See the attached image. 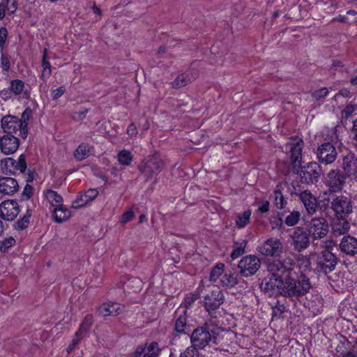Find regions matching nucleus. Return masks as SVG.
Segmentation results:
<instances>
[{
    "label": "nucleus",
    "instance_id": "f257e3e1",
    "mask_svg": "<svg viewBox=\"0 0 357 357\" xmlns=\"http://www.w3.org/2000/svg\"><path fill=\"white\" fill-rule=\"evenodd\" d=\"M32 110L26 107L22 112L21 117L8 115L1 119V125L5 135H19L24 139L28 136V124Z\"/></svg>",
    "mask_w": 357,
    "mask_h": 357
},
{
    "label": "nucleus",
    "instance_id": "f03ea898",
    "mask_svg": "<svg viewBox=\"0 0 357 357\" xmlns=\"http://www.w3.org/2000/svg\"><path fill=\"white\" fill-rule=\"evenodd\" d=\"M296 278L293 275L284 281L283 296L290 298L291 301H298L300 298L310 292L312 286L309 278L302 271L296 273Z\"/></svg>",
    "mask_w": 357,
    "mask_h": 357
},
{
    "label": "nucleus",
    "instance_id": "7ed1b4c3",
    "mask_svg": "<svg viewBox=\"0 0 357 357\" xmlns=\"http://www.w3.org/2000/svg\"><path fill=\"white\" fill-rule=\"evenodd\" d=\"M190 343L199 350L204 349L211 342L217 344L216 333L209 322L195 328L190 335Z\"/></svg>",
    "mask_w": 357,
    "mask_h": 357
},
{
    "label": "nucleus",
    "instance_id": "20e7f679",
    "mask_svg": "<svg viewBox=\"0 0 357 357\" xmlns=\"http://www.w3.org/2000/svg\"><path fill=\"white\" fill-rule=\"evenodd\" d=\"M295 268L296 262L290 257L268 261L266 263V270L269 275L284 281L296 273Z\"/></svg>",
    "mask_w": 357,
    "mask_h": 357
},
{
    "label": "nucleus",
    "instance_id": "39448f33",
    "mask_svg": "<svg viewBox=\"0 0 357 357\" xmlns=\"http://www.w3.org/2000/svg\"><path fill=\"white\" fill-rule=\"evenodd\" d=\"M164 168L165 162L158 153L148 155L137 165V169L144 177L145 181L155 178Z\"/></svg>",
    "mask_w": 357,
    "mask_h": 357
},
{
    "label": "nucleus",
    "instance_id": "423d86ee",
    "mask_svg": "<svg viewBox=\"0 0 357 357\" xmlns=\"http://www.w3.org/2000/svg\"><path fill=\"white\" fill-rule=\"evenodd\" d=\"M335 245L334 241L324 242V250L317 255L316 260V269L318 273L327 274L335 268L338 258L333 252Z\"/></svg>",
    "mask_w": 357,
    "mask_h": 357
},
{
    "label": "nucleus",
    "instance_id": "0eeeda50",
    "mask_svg": "<svg viewBox=\"0 0 357 357\" xmlns=\"http://www.w3.org/2000/svg\"><path fill=\"white\" fill-rule=\"evenodd\" d=\"M293 172L299 176L302 183L311 185L319 181L321 174V168L318 162H310L304 165L301 164Z\"/></svg>",
    "mask_w": 357,
    "mask_h": 357
},
{
    "label": "nucleus",
    "instance_id": "6e6552de",
    "mask_svg": "<svg viewBox=\"0 0 357 357\" xmlns=\"http://www.w3.org/2000/svg\"><path fill=\"white\" fill-rule=\"evenodd\" d=\"M328 202L335 218H348L353 213L354 202L349 195H335Z\"/></svg>",
    "mask_w": 357,
    "mask_h": 357
},
{
    "label": "nucleus",
    "instance_id": "1a4fd4ad",
    "mask_svg": "<svg viewBox=\"0 0 357 357\" xmlns=\"http://www.w3.org/2000/svg\"><path fill=\"white\" fill-rule=\"evenodd\" d=\"M348 177L340 169H331L326 175L325 185L329 195L341 192Z\"/></svg>",
    "mask_w": 357,
    "mask_h": 357
},
{
    "label": "nucleus",
    "instance_id": "9d476101",
    "mask_svg": "<svg viewBox=\"0 0 357 357\" xmlns=\"http://www.w3.org/2000/svg\"><path fill=\"white\" fill-rule=\"evenodd\" d=\"M317 158L321 164L330 165L335 161L337 156V151L334 145V139L330 142H325L320 144L316 152Z\"/></svg>",
    "mask_w": 357,
    "mask_h": 357
},
{
    "label": "nucleus",
    "instance_id": "9b49d317",
    "mask_svg": "<svg viewBox=\"0 0 357 357\" xmlns=\"http://www.w3.org/2000/svg\"><path fill=\"white\" fill-rule=\"evenodd\" d=\"M304 146L303 140L299 137H292L286 144L285 149L289 155L293 171L300 166L302 160V152Z\"/></svg>",
    "mask_w": 357,
    "mask_h": 357
},
{
    "label": "nucleus",
    "instance_id": "f8f14e48",
    "mask_svg": "<svg viewBox=\"0 0 357 357\" xmlns=\"http://www.w3.org/2000/svg\"><path fill=\"white\" fill-rule=\"evenodd\" d=\"M0 165L3 173L13 175L24 173L27 168L24 154H21L17 160L10 157L2 159Z\"/></svg>",
    "mask_w": 357,
    "mask_h": 357
},
{
    "label": "nucleus",
    "instance_id": "ddd939ff",
    "mask_svg": "<svg viewBox=\"0 0 357 357\" xmlns=\"http://www.w3.org/2000/svg\"><path fill=\"white\" fill-rule=\"evenodd\" d=\"M284 287V281L277 277L268 275L264 278L261 288L265 294L270 297L283 296Z\"/></svg>",
    "mask_w": 357,
    "mask_h": 357
},
{
    "label": "nucleus",
    "instance_id": "4468645a",
    "mask_svg": "<svg viewBox=\"0 0 357 357\" xmlns=\"http://www.w3.org/2000/svg\"><path fill=\"white\" fill-rule=\"evenodd\" d=\"M261 266V261L256 255H249L243 257L238 262L239 273L245 277L255 275Z\"/></svg>",
    "mask_w": 357,
    "mask_h": 357
},
{
    "label": "nucleus",
    "instance_id": "2eb2a0df",
    "mask_svg": "<svg viewBox=\"0 0 357 357\" xmlns=\"http://www.w3.org/2000/svg\"><path fill=\"white\" fill-rule=\"evenodd\" d=\"M20 212V205L14 199H6L0 204V218L6 221H13Z\"/></svg>",
    "mask_w": 357,
    "mask_h": 357
},
{
    "label": "nucleus",
    "instance_id": "dca6fc26",
    "mask_svg": "<svg viewBox=\"0 0 357 357\" xmlns=\"http://www.w3.org/2000/svg\"><path fill=\"white\" fill-rule=\"evenodd\" d=\"M294 250L301 252L310 245V234L302 227H296L290 235Z\"/></svg>",
    "mask_w": 357,
    "mask_h": 357
},
{
    "label": "nucleus",
    "instance_id": "f3484780",
    "mask_svg": "<svg viewBox=\"0 0 357 357\" xmlns=\"http://www.w3.org/2000/svg\"><path fill=\"white\" fill-rule=\"evenodd\" d=\"M222 291L218 287L214 288L204 296V305L207 312L218 309L224 302Z\"/></svg>",
    "mask_w": 357,
    "mask_h": 357
},
{
    "label": "nucleus",
    "instance_id": "a211bd4d",
    "mask_svg": "<svg viewBox=\"0 0 357 357\" xmlns=\"http://www.w3.org/2000/svg\"><path fill=\"white\" fill-rule=\"evenodd\" d=\"M308 227V233L314 239L322 238L328 232V222L322 217L312 218Z\"/></svg>",
    "mask_w": 357,
    "mask_h": 357
},
{
    "label": "nucleus",
    "instance_id": "6ab92c4d",
    "mask_svg": "<svg viewBox=\"0 0 357 357\" xmlns=\"http://www.w3.org/2000/svg\"><path fill=\"white\" fill-rule=\"evenodd\" d=\"M161 351L158 342L152 341L137 346L131 357H159Z\"/></svg>",
    "mask_w": 357,
    "mask_h": 357
},
{
    "label": "nucleus",
    "instance_id": "aec40b11",
    "mask_svg": "<svg viewBox=\"0 0 357 357\" xmlns=\"http://www.w3.org/2000/svg\"><path fill=\"white\" fill-rule=\"evenodd\" d=\"M259 252L264 256L278 257L283 251V246L280 239L270 238L258 248Z\"/></svg>",
    "mask_w": 357,
    "mask_h": 357
},
{
    "label": "nucleus",
    "instance_id": "412c9836",
    "mask_svg": "<svg viewBox=\"0 0 357 357\" xmlns=\"http://www.w3.org/2000/svg\"><path fill=\"white\" fill-rule=\"evenodd\" d=\"M20 146V140L13 135H4L0 137V150L5 155L15 153Z\"/></svg>",
    "mask_w": 357,
    "mask_h": 357
},
{
    "label": "nucleus",
    "instance_id": "4be33fe9",
    "mask_svg": "<svg viewBox=\"0 0 357 357\" xmlns=\"http://www.w3.org/2000/svg\"><path fill=\"white\" fill-rule=\"evenodd\" d=\"M299 199L303 204L307 213L313 215L317 210V201L315 196L308 190L298 194Z\"/></svg>",
    "mask_w": 357,
    "mask_h": 357
},
{
    "label": "nucleus",
    "instance_id": "5701e85b",
    "mask_svg": "<svg viewBox=\"0 0 357 357\" xmlns=\"http://www.w3.org/2000/svg\"><path fill=\"white\" fill-rule=\"evenodd\" d=\"M340 251L349 256L357 254V238L350 236H344L339 244Z\"/></svg>",
    "mask_w": 357,
    "mask_h": 357
},
{
    "label": "nucleus",
    "instance_id": "b1692460",
    "mask_svg": "<svg viewBox=\"0 0 357 357\" xmlns=\"http://www.w3.org/2000/svg\"><path fill=\"white\" fill-rule=\"evenodd\" d=\"M342 168L347 177L357 175V160L354 153L349 152L343 157Z\"/></svg>",
    "mask_w": 357,
    "mask_h": 357
},
{
    "label": "nucleus",
    "instance_id": "393cba45",
    "mask_svg": "<svg viewBox=\"0 0 357 357\" xmlns=\"http://www.w3.org/2000/svg\"><path fill=\"white\" fill-rule=\"evenodd\" d=\"M19 190V185L16 179L11 177L0 178V194L13 195Z\"/></svg>",
    "mask_w": 357,
    "mask_h": 357
},
{
    "label": "nucleus",
    "instance_id": "a878e982",
    "mask_svg": "<svg viewBox=\"0 0 357 357\" xmlns=\"http://www.w3.org/2000/svg\"><path fill=\"white\" fill-rule=\"evenodd\" d=\"M331 227L333 236H339L347 234L350 229V223L347 218H335Z\"/></svg>",
    "mask_w": 357,
    "mask_h": 357
},
{
    "label": "nucleus",
    "instance_id": "bb28decb",
    "mask_svg": "<svg viewBox=\"0 0 357 357\" xmlns=\"http://www.w3.org/2000/svg\"><path fill=\"white\" fill-rule=\"evenodd\" d=\"M10 88L14 96H21L23 98L28 99L30 97V92L26 89L24 81L15 79L10 82Z\"/></svg>",
    "mask_w": 357,
    "mask_h": 357
},
{
    "label": "nucleus",
    "instance_id": "cd10ccee",
    "mask_svg": "<svg viewBox=\"0 0 357 357\" xmlns=\"http://www.w3.org/2000/svg\"><path fill=\"white\" fill-rule=\"evenodd\" d=\"M123 310V307L117 303H103L98 309V312L102 316H116Z\"/></svg>",
    "mask_w": 357,
    "mask_h": 357
},
{
    "label": "nucleus",
    "instance_id": "c85d7f7f",
    "mask_svg": "<svg viewBox=\"0 0 357 357\" xmlns=\"http://www.w3.org/2000/svg\"><path fill=\"white\" fill-rule=\"evenodd\" d=\"M189 333L190 327L187 324L186 310H185L175 321L174 333L176 336L180 334H188Z\"/></svg>",
    "mask_w": 357,
    "mask_h": 357
},
{
    "label": "nucleus",
    "instance_id": "c756f323",
    "mask_svg": "<svg viewBox=\"0 0 357 357\" xmlns=\"http://www.w3.org/2000/svg\"><path fill=\"white\" fill-rule=\"evenodd\" d=\"M17 8L16 0H1L0 2V20H3L6 16V11L8 15H13Z\"/></svg>",
    "mask_w": 357,
    "mask_h": 357
},
{
    "label": "nucleus",
    "instance_id": "7c9ffc66",
    "mask_svg": "<svg viewBox=\"0 0 357 357\" xmlns=\"http://www.w3.org/2000/svg\"><path fill=\"white\" fill-rule=\"evenodd\" d=\"M43 196L50 204L54 208L56 206H61L63 202V197L57 192L47 189L43 191Z\"/></svg>",
    "mask_w": 357,
    "mask_h": 357
},
{
    "label": "nucleus",
    "instance_id": "2f4dec72",
    "mask_svg": "<svg viewBox=\"0 0 357 357\" xmlns=\"http://www.w3.org/2000/svg\"><path fill=\"white\" fill-rule=\"evenodd\" d=\"M33 215V209L27 207L26 213L13 224V228L17 231H22L26 229L30 224V219Z\"/></svg>",
    "mask_w": 357,
    "mask_h": 357
},
{
    "label": "nucleus",
    "instance_id": "473e14b6",
    "mask_svg": "<svg viewBox=\"0 0 357 357\" xmlns=\"http://www.w3.org/2000/svg\"><path fill=\"white\" fill-rule=\"evenodd\" d=\"M220 284L226 288L234 287L238 284L236 275L230 271L225 272L220 278Z\"/></svg>",
    "mask_w": 357,
    "mask_h": 357
},
{
    "label": "nucleus",
    "instance_id": "72a5a7b5",
    "mask_svg": "<svg viewBox=\"0 0 357 357\" xmlns=\"http://www.w3.org/2000/svg\"><path fill=\"white\" fill-rule=\"evenodd\" d=\"M71 215L70 211L63 206H56L53 210V217L55 222L61 223L68 220Z\"/></svg>",
    "mask_w": 357,
    "mask_h": 357
},
{
    "label": "nucleus",
    "instance_id": "f704fd0d",
    "mask_svg": "<svg viewBox=\"0 0 357 357\" xmlns=\"http://www.w3.org/2000/svg\"><path fill=\"white\" fill-rule=\"evenodd\" d=\"M247 241L241 239L239 241H234L233 250L231 253V258L234 260L245 253Z\"/></svg>",
    "mask_w": 357,
    "mask_h": 357
},
{
    "label": "nucleus",
    "instance_id": "c9c22d12",
    "mask_svg": "<svg viewBox=\"0 0 357 357\" xmlns=\"http://www.w3.org/2000/svg\"><path fill=\"white\" fill-rule=\"evenodd\" d=\"M93 322V316L90 314H86L76 332V335L84 337L87 331L89 330Z\"/></svg>",
    "mask_w": 357,
    "mask_h": 357
},
{
    "label": "nucleus",
    "instance_id": "e433bc0d",
    "mask_svg": "<svg viewBox=\"0 0 357 357\" xmlns=\"http://www.w3.org/2000/svg\"><path fill=\"white\" fill-rule=\"evenodd\" d=\"M43 71L40 76L41 79L45 83L51 75V65L50 63L47 60V50L45 49L43 51V56L42 61Z\"/></svg>",
    "mask_w": 357,
    "mask_h": 357
},
{
    "label": "nucleus",
    "instance_id": "4c0bfd02",
    "mask_svg": "<svg viewBox=\"0 0 357 357\" xmlns=\"http://www.w3.org/2000/svg\"><path fill=\"white\" fill-rule=\"evenodd\" d=\"M90 147L89 144L82 143L75 150L74 156L78 161H82L89 155Z\"/></svg>",
    "mask_w": 357,
    "mask_h": 357
},
{
    "label": "nucleus",
    "instance_id": "58836bf2",
    "mask_svg": "<svg viewBox=\"0 0 357 357\" xmlns=\"http://www.w3.org/2000/svg\"><path fill=\"white\" fill-rule=\"evenodd\" d=\"M133 155L126 149L121 151L117 155L118 162L121 165L129 166L133 160Z\"/></svg>",
    "mask_w": 357,
    "mask_h": 357
},
{
    "label": "nucleus",
    "instance_id": "ea45409f",
    "mask_svg": "<svg viewBox=\"0 0 357 357\" xmlns=\"http://www.w3.org/2000/svg\"><path fill=\"white\" fill-rule=\"evenodd\" d=\"M192 82V77L188 73H182L177 76L173 82L172 85L175 89H178L188 85Z\"/></svg>",
    "mask_w": 357,
    "mask_h": 357
},
{
    "label": "nucleus",
    "instance_id": "a19ab883",
    "mask_svg": "<svg viewBox=\"0 0 357 357\" xmlns=\"http://www.w3.org/2000/svg\"><path fill=\"white\" fill-rule=\"evenodd\" d=\"M225 270V264L222 263L217 264L211 270L209 280L211 282H216L218 279H220L223 273Z\"/></svg>",
    "mask_w": 357,
    "mask_h": 357
},
{
    "label": "nucleus",
    "instance_id": "79ce46f5",
    "mask_svg": "<svg viewBox=\"0 0 357 357\" xmlns=\"http://www.w3.org/2000/svg\"><path fill=\"white\" fill-rule=\"evenodd\" d=\"M251 211L247 210L243 213H238L236 219V225L238 228L245 227L250 222Z\"/></svg>",
    "mask_w": 357,
    "mask_h": 357
},
{
    "label": "nucleus",
    "instance_id": "37998d69",
    "mask_svg": "<svg viewBox=\"0 0 357 357\" xmlns=\"http://www.w3.org/2000/svg\"><path fill=\"white\" fill-rule=\"evenodd\" d=\"M274 200L273 204L278 209L284 208L287 204V202L284 199L282 192L280 190L276 189L273 192Z\"/></svg>",
    "mask_w": 357,
    "mask_h": 357
},
{
    "label": "nucleus",
    "instance_id": "c03bdc74",
    "mask_svg": "<svg viewBox=\"0 0 357 357\" xmlns=\"http://www.w3.org/2000/svg\"><path fill=\"white\" fill-rule=\"evenodd\" d=\"M269 223L272 229H280L283 226V220L282 214L277 212L269 218Z\"/></svg>",
    "mask_w": 357,
    "mask_h": 357
},
{
    "label": "nucleus",
    "instance_id": "a18cd8bd",
    "mask_svg": "<svg viewBox=\"0 0 357 357\" xmlns=\"http://www.w3.org/2000/svg\"><path fill=\"white\" fill-rule=\"evenodd\" d=\"M301 218V213L299 211H293L284 219V223L289 227H293L298 224Z\"/></svg>",
    "mask_w": 357,
    "mask_h": 357
},
{
    "label": "nucleus",
    "instance_id": "49530a36",
    "mask_svg": "<svg viewBox=\"0 0 357 357\" xmlns=\"http://www.w3.org/2000/svg\"><path fill=\"white\" fill-rule=\"evenodd\" d=\"M298 263L300 269H303L301 271L303 273L305 271L310 270L311 268V261L309 257L307 256L301 255L298 258Z\"/></svg>",
    "mask_w": 357,
    "mask_h": 357
},
{
    "label": "nucleus",
    "instance_id": "de8ad7c7",
    "mask_svg": "<svg viewBox=\"0 0 357 357\" xmlns=\"http://www.w3.org/2000/svg\"><path fill=\"white\" fill-rule=\"evenodd\" d=\"M15 239L12 236L5 238L0 244L1 252H6L9 248L15 244Z\"/></svg>",
    "mask_w": 357,
    "mask_h": 357
},
{
    "label": "nucleus",
    "instance_id": "09e8293b",
    "mask_svg": "<svg viewBox=\"0 0 357 357\" xmlns=\"http://www.w3.org/2000/svg\"><path fill=\"white\" fill-rule=\"evenodd\" d=\"M328 93V89L326 87H323L321 89L312 91L311 93V96L314 100H319L326 97Z\"/></svg>",
    "mask_w": 357,
    "mask_h": 357
},
{
    "label": "nucleus",
    "instance_id": "8fccbe9b",
    "mask_svg": "<svg viewBox=\"0 0 357 357\" xmlns=\"http://www.w3.org/2000/svg\"><path fill=\"white\" fill-rule=\"evenodd\" d=\"M88 203V201L84 197V193L79 195L75 201L73 202V208H79L84 206Z\"/></svg>",
    "mask_w": 357,
    "mask_h": 357
},
{
    "label": "nucleus",
    "instance_id": "3c124183",
    "mask_svg": "<svg viewBox=\"0 0 357 357\" xmlns=\"http://www.w3.org/2000/svg\"><path fill=\"white\" fill-rule=\"evenodd\" d=\"M198 349L195 347L194 345H191L184 351V352L180 354L179 357H195L198 354Z\"/></svg>",
    "mask_w": 357,
    "mask_h": 357
},
{
    "label": "nucleus",
    "instance_id": "603ef678",
    "mask_svg": "<svg viewBox=\"0 0 357 357\" xmlns=\"http://www.w3.org/2000/svg\"><path fill=\"white\" fill-rule=\"evenodd\" d=\"M258 208L257 210V213H267L270 210V203L268 200H263L259 202L258 204Z\"/></svg>",
    "mask_w": 357,
    "mask_h": 357
},
{
    "label": "nucleus",
    "instance_id": "864d4df0",
    "mask_svg": "<svg viewBox=\"0 0 357 357\" xmlns=\"http://www.w3.org/2000/svg\"><path fill=\"white\" fill-rule=\"evenodd\" d=\"M198 298L197 296L194 294L186 295L182 303L185 309L189 308L191 305Z\"/></svg>",
    "mask_w": 357,
    "mask_h": 357
},
{
    "label": "nucleus",
    "instance_id": "5fc2aeb1",
    "mask_svg": "<svg viewBox=\"0 0 357 357\" xmlns=\"http://www.w3.org/2000/svg\"><path fill=\"white\" fill-rule=\"evenodd\" d=\"M98 191L96 189H89L84 192V197L86 199L88 202L95 199L98 195Z\"/></svg>",
    "mask_w": 357,
    "mask_h": 357
},
{
    "label": "nucleus",
    "instance_id": "6e6d98bb",
    "mask_svg": "<svg viewBox=\"0 0 357 357\" xmlns=\"http://www.w3.org/2000/svg\"><path fill=\"white\" fill-rule=\"evenodd\" d=\"M13 96L14 95L10 87L0 91V98L5 101L11 99Z\"/></svg>",
    "mask_w": 357,
    "mask_h": 357
},
{
    "label": "nucleus",
    "instance_id": "4d7b16f0",
    "mask_svg": "<svg viewBox=\"0 0 357 357\" xmlns=\"http://www.w3.org/2000/svg\"><path fill=\"white\" fill-rule=\"evenodd\" d=\"M83 338L81 335L77 336L76 333L75 334L74 337L73 338L71 342L68 346L66 349V351L68 354H70L75 348V347L80 342V340Z\"/></svg>",
    "mask_w": 357,
    "mask_h": 357
},
{
    "label": "nucleus",
    "instance_id": "13d9d810",
    "mask_svg": "<svg viewBox=\"0 0 357 357\" xmlns=\"http://www.w3.org/2000/svg\"><path fill=\"white\" fill-rule=\"evenodd\" d=\"M135 217V213L132 210H129L123 213L121 218V222L125 224L132 220Z\"/></svg>",
    "mask_w": 357,
    "mask_h": 357
},
{
    "label": "nucleus",
    "instance_id": "bf43d9fd",
    "mask_svg": "<svg viewBox=\"0 0 357 357\" xmlns=\"http://www.w3.org/2000/svg\"><path fill=\"white\" fill-rule=\"evenodd\" d=\"M0 61L3 71H8L10 68V60L8 56L6 54H2Z\"/></svg>",
    "mask_w": 357,
    "mask_h": 357
},
{
    "label": "nucleus",
    "instance_id": "052dcab7",
    "mask_svg": "<svg viewBox=\"0 0 357 357\" xmlns=\"http://www.w3.org/2000/svg\"><path fill=\"white\" fill-rule=\"evenodd\" d=\"M65 91H66V89L63 86H59V87L56 88V89H54L52 91V94H51L52 99L53 100L58 99L61 96H63V94L65 93Z\"/></svg>",
    "mask_w": 357,
    "mask_h": 357
},
{
    "label": "nucleus",
    "instance_id": "680f3d73",
    "mask_svg": "<svg viewBox=\"0 0 357 357\" xmlns=\"http://www.w3.org/2000/svg\"><path fill=\"white\" fill-rule=\"evenodd\" d=\"M88 111V109H85L82 111L75 112L73 114V119L77 121H82L86 117Z\"/></svg>",
    "mask_w": 357,
    "mask_h": 357
},
{
    "label": "nucleus",
    "instance_id": "e2e57ef3",
    "mask_svg": "<svg viewBox=\"0 0 357 357\" xmlns=\"http://www.w3.org/2000/svg\"><path fill=\"white\" fill-rule=\"evenodd\" d=\"M8 36L7 29L5 27L0 28V48L2 50Z\"/></svg>",
    "mask_w": 357,
    "mask_h": 357
},
{
    "label": "nucleus",
    "instance_id": "0e129e2a",
    "mask_svg": "<svg viewBox=\"0 0 357 357\" xmlns=\"http://www.w3.org/2000/svg\"><path fill=\"white\" fill-rule=\"evenodd\" d=\"M33 188L31 185L26 184L24 188L22 196L25 197L26 199H30L33 195Z\"/></svg>",
    "mask_w": 357,
    "mask_h": 357
},
{
    "label": "nucleus",
    "instance_id": "69168bd1",
    "mask_svg": "<svg viewBox=\"0 0 357 357\" xmlns=\"http://www.w3.org/2000/svg\"><path fill=\"white\" fill-rule=\"evenodd\" d=\"M355 110V107L353 105H348L343 110V114L346 118L350 116Z\"/></svg>",
    "mask_w": 357,
    "mask_h": 357
},
{
    "label": "nucleus",
    "instance_id": "338daca9",
    "mask_svg": "<svg viewBox=\"0 0 357 357\" xmlns=\"http://www.w3.org/2000/svg\"><path fill=\"white\" fill-rule=\"evenodd\" d=\"M137 133V131L135 125L133 123H130L127 128V134L132 137L136 135Z\"/></svg>",
    "mask_w": 357,
    "mask_h": 357
},
{
    "label": "nucleus",
    "instance_id": "774afa93",
    "mask_svg": "<svg viewBox=\"0 0 357 357\" xmlns=\"http://www.w3.org/2000/svg\"><path fill=\"white\" fill-rule=\"evenodd\" d=\"M132 283L136 284L137 289H140L141 284H142V281L139 279H138V278L129 279L127 282V287H130Z\"/></svg>",
    "mask_w": 357,
    "mask_h": 357
}]
</instances>
